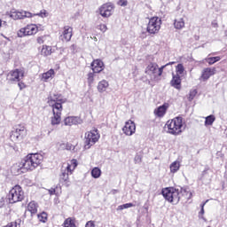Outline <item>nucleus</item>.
<instances>
[{
    "mask_svg": "<svg viewBox=\"0 0 227 227\" xmlns=\"http://www.w3.org/2000/svg\"><path fill=\"white\" fill-rule=\"evenodd\" d=\"M64 227H77L75 225V219L69 217L64 221Z\"/></svg>",
    "mask_w": 227,
    "mask_h": 227,
    "instance_id": "7c9ffc66",
    "label": "nucleus"
},
{
    "mask_svg": "<svg viewBox=\"0 0 227 227\" xmlns=\"http://www.w3.org/2000/svg\"><path fill=\"white\" fill-rule=\"evenodd\" d=\"M170 173H176L180 169V161H173L169 166Z\"/></svg>",
    "mask_w": 227,
    "mask_h": 227,
    "instance_id": "cd10ccee",
    "label": "nucleus"
},
{
    "mask_svg": "<svg viewBox=\"0 0 227 227\" xmlns=\"http://www.w3.org/2000/svg\"><path fill=\"white\" fill-rule=\"evenodd\" d=\"M18 86H19L20 90H24V88H26V84H24V82H19Z\"/></svg>",
    "mask_w": 227,
    "mask_h": 227,
    "instance_id": "09e8293b",
    "label": "nucleus"
},
{
    "mask_svg": "<svg viewBox=\"0 0 227 227\" xmlns=\"http://www.w3.org/2000/svg\"><path fill=\"white\" fill-rule=\"evenodd\" d=\"M174 27L175 29H184V27H185V20H184V18H177L174 20Z\"/></svg>",
    "mask_w": 227,
    "mask_h": 227,
    "instance_id": "b1692460",
    "label": "nucleus"
},
{
    "mask_svg": "<svg viewBox=\"0 0 227 227\" xmlns=\"http://www.w3.org/2000/svg\"><path fill=\"white\" fill-rule=\"evenodd\" d=\"M117 4L119 6H127V4H129V2L127 0H118Z\"/></svg>",
    "mask_w": 227,
    "mask_h": 227,
    "instance_id": "37998d69",
    "label": "nucleus"
},
{
    "mask_svg": "<svg viewBox=\"0 0 227 227\" xmlns=\"http://www.w3.org/2000/svg\"><path fill=\"white\" fill-rule=\"evenodd\" d=\"M85 227H95V221H88Z\"/></svg>",
    "mask_w": 227,
    "mask_h": 227,
    "instance_id": "49530a36",
    "label": "nucleus"
},
{
    "mask_svg": "<svg viewBox=\"0 0 227 227\" xmlns=\"http://www.w3.org/2000/svg\"><path fill=\"white\" fill-rule=\"evenodd\" d=\"M39 17H42V19H45L47 17V11L43 10L39 14H37Z\"/></svg>",
    "mask_w": 227,
    "mask_h": 227,
    "instance_id": "a18cd8bd",
    "label": "nucleus"
},
{
    "mask_svg": "<svg viewBox=\"0 0 227 227\" xmlns=\"http://www.w3.org/2000/svg\"><path fill=\"white\" fill-rule=\"evenodd\" d=\"M168 107L169 105L164 104L154 110V114L159 116V118H162V116L166 114V111H168Z\"/></svg>",
    "mask_w": 227,
    "mask_h": 227,
    "instance_id": "5701e85b",
    "label": "nucleus"
},
{
    "mask_svg": "<svg viewBox=\"0 0 227 227\" xmlns=\"http://www.w3.org/2000/svg\"><path fill=\"white\" fill-rule=\"evenodd\" d=\"M214 121H215V115H209L205 118L204 125L205 127H212L214 125Z\"/></svg>",
    "mask_w": 227,
    "mask_h": 227,
    "instance_id": "a878e982",
    "label": "nucleus"
},
{
    "mask_svg": "<svg viewBox=\"0 0 227 227\" xmlns=\"http://www.w3.org/2000/svg\"><path fill=\"white\" fill-rule=\"evenodd\" d=\"M108 88H109V82H107V80H101L100 82H98L97 86V90L98 93H106Z\"/></svg>",
    "mask_w": 227,
    "mask_h": 227,
    "instance_id": "4be33fe9",
    "label": "nucleus"
},
{
    "mask_svg": "<svg viewBox=\"0 0 227 227\" xmlns=\"http://www.w3.org/2000/svg\"><path fill=\"white\" fill-rule=\"evenodd\" d=\"M168 67V64L161 66L160 67H158V75L160 77L162 75V72H164V68Z\"/></svg>",
    "mask_w": 227,
    "mask_h": 227,
    "instance_id": "a19ab883",
    "label": "nucleus"
},
{
    "mask_svg": "<svg viewBox=\"0 0 227 227\" xmlns=\"http://www.w3.org/2000/svg\"><path fill=\"white\" fill-rule=\"evenodd\" d=\"M208 202V200H206V202L202 203L200 205V211L199 213V218L202 219V221H204L205 223H207V220L205 218V216H203L205 215V205H207V203Z\"/></svg>",
    "mask_w": 227,
    "mask_h": 227,
    "instance_id": "c756f323",
    "label": "nucleus"
},
{
    "mask_svg": "<svg viewBox=\"0 0 227 227\" xmlns=\"http://www.w3.org/2000/svg\"><path fill=\"white\" fill-rule=\"evenodd\" d=\"M6 203H10L8 201V199L2 198L0 200V208H3V207H4L6 205Z\"/></svg>",
    "mask_w": 227,
    "mask_h": 227,
    "instance_id": "79ce46f5",
    "label": "nucleus"
},
{
    "mask_svg": "<svg viewBox=\"0 0 227 227\" xmlns=\"http://www.w3.org/2000/svg\"><path fill=\"white\" fill-rule=\"evenodd\" d=\"M98 29L101 30L102 33H106V31H107V25L100 24Z\"/></svg>",
    "mask_w": 227,
    "mask_h": 227,
    "instance_id": "c03bdc74",
    "label": "nucleus"
},
{
    "mask_svg": "<svg viewBox=\"0 0 227 227\" xmlns=\"http://www.w3.org/2000/svg\"><path fill=\"white\" fill-rule=\"evenodd\" d=\"M90 175L92 178H100L102 176V170L98 167H95L91 169Z\"/></svg>",
    "mask_w": 227,
    "mask_h": 227,
    "instance_id": "393cba45",
    "label": "nucleus"
},
{
    "mask_svg": "<svg viewBox=\"0 0 227 227\" xmlns=\"http://www.w3.org/2000/svg\"><path fill=\"white\" fill-rule=\"evenodd\" d=\"M72 27H64V30L60 35V40H62V42H70V40H72Z\"/></svg>",
    "mask_w": 227,
    "mask_h": 227,
    "instance_id": "a211bd4d",
    "label": "nucleus"
},
{
    "mask_svg": "<svg viewBox=\"0 0 227 227\" xmlns=\"http://www.w3.org/2000/svg\"><path fill=\"white\" fill-rule=\"evenodd\" d=\"M42 30H43L42 25L30 24L18 30L17 35L19 38H24V36H33V35H36L38 31Z\"/></svg>",
    "mask_w": 227,
    "mask_h": 227,
    "instance_id": "423d86ee",
    "label": "nucleus"
},
{
    "mask_svg": "<svg viewBox=\"0 0 227 227\" xmlns=\"http://www.w3.org/2000/svg\"><path fill=\"white\" fill-rule=\"evenodd\" d=\"M41 54L43 56H51V54H52V47L43 45L42 50H41Z\"/></svg>",
    "mask_w": 227,
    "mask_h": 227,
    "instance_id": "c85d7f7f",
    "label": "nucleus"
},
{
    "mask_svg": "<svg viewBox=\"0 0 227 227\" xmlns=\"http://www.w3.org/2000/svg\"><path fill=\"white\" fill-rule=\"evenodd\" d=\"M198 95V90L196 89H192L188 95V100L189 102H192L194 100V98Z\"/></svg>",
    "mask_w": 227,
    "mask_h": 227,
    "instance_id": "f704fd0d",
    "label": "nucleus"
},
{
    "mask_svg": "<svg viewBox=\"0 0 227 227\" xmlns=\"http://www.w3.org/2000/svg\"><path fill=\"white\" fill-rule=\"evenodd\" d=\"M39 221L41 223H46L47 222V213L43 212L40 215H37Z\"/></svg>",
    "mask_w": 227,
    "mask_h": 227,
    "instance_id": "4c0bfd02",
    "label": "nucleus"
},
{
    "mask_svg": "<svg viewBox=\"0 0 227 227\" xmlns=\"http://www.w3.org/2000/svg\"><path fill=\"white\" fill-rule=\"evenodd\" d=\"M37 43H43V37H38L37 38Z\"/></svg>",
    "mask_w": 227,
    "mask_h": 227,
    "instance_id": "3c124183",
    "label": "nucleus"
},
{
    "mask_svg": "<svg viewBox=\"0 0 227 227\" xmlns=\"http://www.w3.org/2000/svg\"><path fill=\"white\" fill-rule=\"evenodd\" d=\"M205 60L207 61V63H208V65H214V63H217V61H221V57H210V58L205 59Z\"/></svg>",
    "mask_w": 227,
    "mask_h": 227,
    "instance_id": "473e14b6",
    "label": "nucleus"
},
{
    "mask_svg": "<svg viewBox=\"0 0 227 227\" xmlns=\"http://www.w3.org/2000/svg\"><path fill=\"white\" fill-rule=\"evenodd\" d=\"M139 163H141V156L137 155L135 157V164H139Z\"/></svg>",
    "mask_w": 227,
    "mask_h": 227,
    "instance_id": "de8ad7c7",
    "label": "nucleus"
},
{
    "mask_svg": "<svg viewBox=\"0 0 227 227\" xmlns=\"http://www.w3.org/2000/svg\"><path fill=\"white\" fill-rule=\"evenodd\" d=\"M132 207H135V205L132 203H126L123 205H120L117 207V211L125 210L126 208H132Z\"/></svg>",
    "mask_w": 227,
    "mask_h": 227,
    "instance_id": "e433bc0d",
    "label": "nucleus"
},
{
    "mask_svg": "<svg viewBox=\"0 0 227 227\" xmlns=\"http://www.w3.org/2000/svg\"><path fill=\"white\" fill-rule=\"evenodd\" d=\"M25 71L22 68L15 69L11 71L8 75L7 79L10 82H19L24 79Z\"/></svg>",
    "mask_w": 227,
    "mask_h": 227,
    "instance_id": "f8f14e48",
    "label": "nucleus"
},
{
    "mask_svg": "<svg viewBox=\"0 0 227 227\" xmlns=\"http://www.w3.org/2000/svg\"><path fill=\"white\" fill-rule=\"evenodd\" d=\"M114 12V5H113L111 3L104 4L98 9V13H99V15H101V17L104 19H108V17H111Z\"/></svg>",
    "mask_w": 227,
    "mask_h": 227,
    "instance_id": "9d476101",
    "label": "nucleus"
},
{
    "mask_svg": "<svg viewBox=\"0 0 227 227\" xmlns=\"http://www.w3.org/2000/svg\"><path fill=\"white\" fill-rule=\"evenodd\" d=\"M180 194H183L186 200H191V198H192V192L186 191L185 189H181Z\"/></svg>",
    "mask_w": 227,
    "mask_h": 227,
    "instance_id": "c9c22d12",
    "label": "nucleus"
},
{
    "mask_svg": "<svg viewBox=\"0 0 227 227\" xmlns=\"http://www.w3.org/2000/svg\"><path fill=\"white\" fill-rule=\"evenodd\" d=\"M7 15H9L11 19H13V20H19L20 19H31V17H33V14H31L29 12L17 11L15 9H12L10 12H7Z\"/></svg>",
    "mask_w": 227,
    "mask_h": 227,
    "instance_id": "9b49d317",
    "label": "nucleus"
},
{
    "mask_svg": "<svg viewBox=\"0 0 227 227\" xmlns=\"http://www.w3.org/2000/svg\"><path fill=\"white\" fill-rule=\"evenodd\" d=\"M81 123H82V119L81 117L69 116L64 120V124L68 127H72V125H81Z\"/></svg>",
    "mask_w": 227,
    "mask_h": 227,
    "instance_id": "dca6fc26",
    "label": "nucleus"
},
{
    "mask_svg": "<svg viewBox=\"0 0 227 227\" xmlns=\"http://www.w3.org/2000/svg\"><path fill=\"white\" fill-rule=\"evenodd\" d=\"M162 196L168 203L172 205H178L180 202V190L175 187L165 188L161 192Z\"/></svg>",
    "mask_w": 227,
    "mask_h": 227,
    "instance_id": "20e7f679",
    "label": "nucleus"
},
{
    "mask_svg": "<svg viewBox=\"0 0 227 227\" xmlns=\"http://www.w3.org/2000/svg\"><path fill=\"white\" fill-rule=\"evenodd\" d=\"M54 75H56V72L54 71V69H50L46 73H43L40 75L41 81L43 82H49V81H52V79H54Z\"/></svg>",
    "mask_w": 227,
    "mask_h": 227,
    "instance_id": "6ab92c4d",
    "label": "nucleus"
},
{
    "mask_svg": "<svg viewBox=\"0 0 227 227\" xmlns=\"http://www.w3.org/2000/svg\"><path fill=\"white\" fill-rule=\"evenodd\" d=\"M100 139V135L98 134V130L93 129L90 131H88L85 133L84 137V144H85V148L90 149L97 141Z\"/></svg>",
    "mask_w": 227,
    "mask_h": 227,
    "instance_id": "1a4fd4ad",
    "label": "nucleus"
},
{
    "mask_svg": "<svg viewBox=\"0 0 227 227\" xmlns=\"http://www.w3.org/2000/svg\"><path fill=\"white\" fill-rule=\"evenodd\" d=\"M27 210L31 214H36V212H38V204L35 201H31L27 206Z\"/></svg>",
    "mask_w": 227,
    "mask_h": 227,
    "instance_id": "bb28decb",
    "label": "nucleus"
},
{
    "mask_svg": "<svg viewBox=\"0 0 227 227\" xmlns=\"http://www.w3.org/2000/svg\"><path fill=\"white\" fill-rule=\"evenodd\" d=\"M170 84L173 88H176V90H182V79H180V76H178V74H173Z\"/></svg>",
    "mask_w": 227,
    "mask_h": 227,
    "instance_id": "412c9836",
    "label": "nucleus"
},
{
    "mask_svg": "<svg viewBox=\"0 0 227 227\" xmlns=\"http://www.w3.org/2000/svg\"><path fill=\"white\" fill-rule=\"evenodd\" d=\"M169 65H175V62H169L167 64V67L169 66Z\"/></svg>",
    "mask_w": 227,
    "mask_h": 227,
    "instance_id": "603ef678",
    "label": "nucleus"
},
{
    "mask_svg": "<svg viewBox=\"0 0 227 227\" xmlns=\"http://www.w3.org/2000/svg\"><path fill=\"white\" fill-rule=\"evenodd\" d=\"M160 26H162V20L159 17H153L149 19L146 31L149 35H157L160 31Z\"/></svg>",
    "mask_w": 227,
    "mask_h": 227,
    "instance_id": "6e6552de",
    "label": "nucleus"
},
{
    "mask_svg": "<svg viewBox=\"0 0 227 227\" xmlns=\"http://www.w3.org/2000/svg\"><path fill=\"white\" fill-rule=\"evenodd\" d=\"M207 227H210V226H207Z\"/></svg>",
    "mask_w": 227,
    "mask_h": 227,
    "instance_id": "5fc2aeb1",
    "label": "nucleus"
},
{
    "mask_svg": "<svg viewBox=\"0 0 227 227\" xmlns=\"http://www.w3.org/2000/svg\"><path fill=\"white\" fill-rule=\"evenodd\" d=\"M145 72L146 75H149V77H153V79H156V77H159V65H157L155 62H150L146 66Z\"/></svg>",
    "mask_w": 227,
    "mask_h": 227,
    "instance_id": "4468645a",
    "label": "nucleus"
},
{
    "mask_svg": "<svg viewBox=\"0 0 227 227\" xmlns=\"http://www.w3.org/2000/svg\"><path fill=\"white\" fill-rule=\"evenodd\" d=\"M24 200V190H22V187L20 185H15L12 187L8 195H7V200L9 203H19V201H22Z\"/></svg>",
    "mask_w": 227,
    "mask_h": 227,
    "instance_id": "0eeeda50",
    "label": "nucleus"
},
{
    "mask_svg": "<svg viewBox=\"0 0 227 227\" xmlns=\"http://www.w3.org/2000/svg\"><path fill=\"white\" fill-rule=\"evenodd\" d=\"M43 156L40 153H31L27 155L19 165H13L12 170L17 169L19 173H26V171H33L42 164Z\"/></svg>",
    "mask_w": 227,
    "mask_h": 227,
    "instance_id": "f257e3e1",
    "label": "nucleus"
},
{
    "mask_svg": "<svg viewBox=\"0 0 227 227\" xmlns=\"http://www.w3.org/2000/svg\"><path fill=\"white\" fill-rule=\"evenodd\" d=\"M26 136V127L18 126L14 130L12 131L11 139L12 141H22Z\"/></svg>",
    "mask_w": 227,
    "mask_h": 227,
    "instance_id": "ddd939ff",
    "label": "nucleus"
},
{
    "mask_svg": "<svg viewBox=\"0 0 227 227\" xmlns=\"http://www.w3.org/2000/svg\"><path fill=\"white\" fill-rule=\"evenodd\" d=\"M66 144L67 143H63V142H59L56 144V148L59 152H61L63 150H66Z\"/></svg>",
    "mask_w": 227,
    "mask_h": 227,
    "instance_id": "58836bf2",
    "label": "nucleus"
},
{
    "mask_svg": "<svg viewBox=\"0 0 227 227\" xmlns=\"http://www.w3.org/2000/svg\"><path fill=\"white\" fill-rule=\"evenodd\" d=\"M91 70L94 74H100L104 70V62L100 59H95L91 64Z\"/></svg>",
    "mask_w": 227,
    "mask_h": 227,
    "instance_id": "f3484780",
    "label": "nucleus"
},
{
    "mask_svg": "<svg viewBox=\"0 0 227 227\" xmlns=\"http://www.w3.org/2000/svg\"><path fill=\"white\" fill-rule=\"evenodd\" d=\"M63 98L59 94H53L49 97L48 104L52 108V116L51 118V125H59L61 123V113L63 112Z\"/></svg>",
    "mask_w": 227,
    "mask_h": 227,
    "instance_id": "f03ea898",
    "label": "nucleus"
},
{
    "mask_svg": "<svg viewBox=\"0 0 227 227\" xmlns=\"http://www.w3.org/2000/svg\"><path fill=\"white\" fill-rule=\"evenodd\" d=\"M66 150L69 152H75V145L70 144V143H66Z\"/></svg>",
    "mask_w": 227,
    "mask_h": 227,
    "instance_id": "ea45409f",
    "label": "nucleus"
},
{
    "mask_svg": "<svg viewBox=\"0 0 227 227\" xmlns=\"http://www.w3.org/2000/svg\"><path fill=\"white\" fill-rule=\"evenodd\" d=\"M122 132L125 136H132L136 134V123L133 121L129 120L125 122V125L122 128Z\"/></svg>",
    "mask_w": 227,
    "mask_h": 227,
    "instance_id": "2eb2a0df",
    "label": "nucleus"
},
{
    "mask_svg": "<svg viewBox=\"0 0 227 227\" xmlns=\"http://www.w3.org/2000/svg\"><path fill=\"white\" fill-rule=\"evenodd\" d=\"M167 132L172 136H180L185 130V123L182 117H175L167 121L165 125Z\"/></svg>",
    "mask_w": 227,
    "mask_h": 227,
    "instance_id": "7ed1b4c3",
    "label": "nucleus"
},
{
    "mask_svg": "<svg viewBox=\"0 0 227 227\" xmlns=\"http://www.w3.org/2000/svg\"><path fill=\"white\" fill-rule=\"evenodd\" d=\"M49 194H51V196H52L53 194H56V190L53 189V188L50 189V190H49Z\"/></svg>",
    "mask_w": 227,
    "mask_h": 227,
    "instance_id": "8fccbe9b",
    "label": "nucleus"
},
{
    "mask_svg": "<svg viewBox=\"0 0 227 227\" xmlns=\"http://www.w3.org/2000/svg\"><path fill=\"white\" fill-rule=\"evenodd\" d=\"M176 75H184V72H185V67H184V64H178L176 67Z\"/></svg>",
    "mask_w": 227,
    "mask_h": 227,
    "instance_id": "2f4dec72",
    "label": "nucleus"
},
{
    "mask_svg": "<svg viewBox=\"0 0 227 227\" xmlns=\"http://www.w3.org/2000/svg\"><path fill=\"white\" fill-rule=\"evenodd\" d=\"M77 168V160H72L67 163V166L65 170H62L60 174L59 182L65 184L67 187L70 185V180L68 175H72Z\"/></svg>",
    "mask_w": 227,
    "mask_h": 227,
    "instance_id": "39448f33",
    "label": "nucleus"
},
{
    "mask_svg": "<svg viewBox=\"0 0 227 227\" xmlns=\"http://www.w3.org/2000/svg\"><path fill=\"white\" fill-rule=\"evenodd\" d=\"M2 25H3V21L0 20V27H1Z\"/></svg>",
    "mask_w": 227,
    "mask_h": 227,
    "instance_id": "864d4df0",
    "label": "nucleus"
},
{
    "mask_svg": "<svg viewBox=\"0 0 227 227\" xmlns=\"http://www.w3.org/2000/svg\"><path fill=\"white\" fill-rule=\"evenodd\" d=\"M87 82L89 86H91L95 82V73H89L87 74Z\"/></svg>",
    "mask_w": 227,
    "mask_h": 227,
    "instance_id": "72a5a7b5",
    "label": "nucleus"
},
{
    "mask_svg": "<svg viewBox=\"0 0 227 227\" xmlns=\"http://www.w3.org/2000/svg\"><path fill=\"white\" fill-rule=\"evenodd\" d=\"M215 68L207 67L203 70L200 78L202 79V81H208V79H210V77H212V75H215Z\"/></svg>",
    "mask_w": 227,
    "mask_h": 227,
    "instance_id": "aec40b11",
    "label": "nucleus"
}]
</instances>
